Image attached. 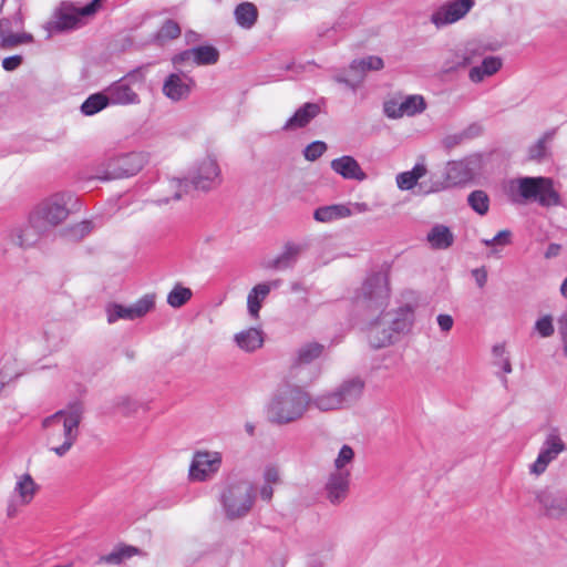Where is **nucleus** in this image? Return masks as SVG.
Here are the masks:
<instances>
[{"label": "nucleus", "instance_id": "64", "mask_svg": "<svg viewBox=\"0 0 567 567\" xmlns=\"http://www.w3.org/2000/svg\"><path fill=\"white\" fill-rule=\"evenodd\" d=\"M559 332L563 338H567V312L558 319Z\"/></svg>", "mask_w": 567, "mask_h": 567}, {"label": "nucleus", "instance_id": "45", "mask_svg": "<svg viewBox=\"0 0 567 567\" xmlns=\"http://www.w3.org/2000/svg\"><path fill=\"white\" fill-rule=\"evenodd\" d=\"M192 290L176 285L167 296V303L173 308L184 306L192 298Z\"/></svg>", "mask_w": 567, "mask_h": 567}, {"label": "nucleus", "instance_id": "4", "mask_svg": "<svg viewBox=\"0 0 567 567\" xmlns=\"http://www.w3.org/2000/svg\"><path fill=\"white\" fill-rule=\"evenodd\" d=\"M508 198L516 204L536 202L542 207H555L561 204L560 195L554 188L549 177H518L509 179L505 186Z\"/></svg>", "mask_w": 567, "mask_h": 567}, {"label": "nucleus", "instance_id": "48", "mask_svg": "<svg viewBox=\"0 0 567 567\" xmlns=\"http://www.w3.org/2000/svg\"><path fill=\"white\" fill-rule=\"evenodd\" d=\"M327 151V144L321 141L310 143L303 151V155L308 161L318 159Z\"/></svg>", "mask_w": 567, "mask_h": 567}, {"label": "nucleus", "instance_id": "55", "mask_svg": "<svg viewBox=\"0 0 567 567\" xmlns=\"http://www.w3.org/2000/svg\"><path fill=\"white\" fill-rule=\"evenodd\" d=\"M436 321L442 332H449L454 324L452 316L445 313L439 315Z\"/></svg>", "mask_w": 567, "mask_h": 567}, {"label": "nucleus", "instance_id": "63", "mask_svg": "<svg viewBox=\"0 0 567 567\" xmlns=\"http://www.w3.org/2000/svg\"><path fill=\"white\" fill-rule=\"evenodd\" d=\"M560 249H561L560 245H558V244H550L548 246L546 252H545V257L547 259L556 257L560 252Z\"/></svg>", "mask_w": 567, "mask_h": 567}, {"label": "nucleus", "instance_id": "56", "mask_svg": "<svg viewBox=\"0 0 567 567\" xmlns=\"http://www.w3.org/2000/svg\"><path fill=\"white\" fill-rule=\"evenodd\" d=\"M472 276L474 277L476 285L480 288H483L487 282V271L485 268H476L472 270Z\"/></svg>", "mask_w": 567, "mask_h": 567}, {"label": "nucleus", "instance_id": "52", "mask_svg": "<svg viewBox=\"0 0 567 567\" xmlns=\"http://www.w3.org/2000/svg\"><path fill=\"white\" fill-rule=\"evenodd\" d=\"M265 484H278L280 482V472L278 467L269 465L264 471Z\"/></svg>", "mask_w": 567, "mask_h": 567}, {"label": "nucleus", "instance_id": "59", "mask_svg": "<svg viewBox=\"0 0 567 567\" xmlns=\"http://www.w3.org/2000/svg\"><path fill=\"white\" fill-rule=\"evenodd\" d=\"M260 497L265 502H270L274 495V489L270 484H264L259 491Z\"/></svg>", "mask_w": 567, "mask_h": 567}, {"label": "nucleus", "instance_id": "8", "mask_svg": "<svg viewBox=\"0 0 567 567\" xmlns=\"http://www.w3.org/2000/svg\"><path fill=\"white\" fill-rule=\"evenodd\" d=\"M481 169V157L468 156L460 161H451L445 166L444 178H432V185L425 193H437L447 187L458 186L471 182Z\"/></svg>", "mask_w": 567, "mask_h": 567}, {"label": "nucleus", "instance_id": "5", "mask_svg": "<svg viewBox=\"0 0 567 567\" xmlns=\"http://www.w3.org/2000/svg\"><path fill=\"white\" fill-rule=\"evenodd\" d=\"M221 182V169L217 158L206 155L194 163L185 179L168 181L167 188L173 193L172 198L177 200L188 186H193L197 190L209 192L218 187Z\"/></svg>", "mask_w": 567, "mask_h": 567}, {"label": "nucleus", "instance_id": "9", "mask_svg": "<svg viewBox=\"0 0 567 567\" xmlns=\"http://www.w3.org/2000/svg\"><path fill=\"white\" fill-rule=\"evenodd\" d=\"M145 81V68L140 66L128 72L120 80L110 84L105 92L111 105H136L141 103L135 86H141Z\"/></svg>", "mask_w": 567, "mask_h": 567}, {"label": "nucleus", "instance_id": "16", "mask_svg": "<svg viewBox=\"0 0 567 567\" xmlns=\"http://www.w3.org/2000/svg\"><path fill=\"white\" fill-rule=\"evenodd\" d=\"M565 449L566 445L558 431L553 429L546 435L536 461L529 466V473L536 476L545 473L547 466L555 461Z\"/></svg>", "mask_w": 567, "mask_h": 567}, {"label": "nucleus", "instance_id": "32", "mask_svg": "<svg viewBox=\"0 0 567 567\" xmlns=\"http://www.w3.org/2000/svg\"><path fill=\"white\" fill-rule=\"evenodd\" d=\"M502 66V60L497 56H487L482 64L470 70L468 78L474 83L482 82L486 76L495 74Z\"/></svg>", "mask_w": 567, "mask_h": 567}, {"label": "nucleus", "instance_id": "43", "mask_svg": "<svg viewBox=\"0 0 567 567\" xmlns=\"http://www.w3.org/2000/svg\"><path fill=\"white\" fill-rule=\"evenodd\" d=\"M354 461V451L353 449L344 444L341 446L337 457L333 462V467L336 472H351L350 467Z\"/></svg>", "mask_w": 567, "mask_h": 567}, {"label": "nucleus", "instance_id": "35", "mask_svg": "<svg viewBox=\"0 0 567 567\" xmlns=\"http://www.w3.org/2000/svg\"><path fill=\"white\" fill-rule=\"evenodd\" d=\"M310 405L315 406L321 412H329L344 409L334 391H327L313 398L310 396Z\"/></svg>", "mask_w": 567, "mask_h": 567}, {"label": "nucleus", "instance_id": "26", "mask_svg": "<svg viewBox=\"0 0 567 567\" xmlns=\"http://www.w3.org/2000/svg\"><path fill=\"white\" fill-rule=\"evenodd\" d=\"M331 168L344 179L362 182L367 178V174L363 172L358 161L349 155L332 159Z\"/></svg>", "mask_w": 567, "mask_h": 567}, {"label": "nucleus", "instance_id": "41", "mask_svg": "<svg viewBox=\"0 0 567 567\" xmlns=\"http://www.w3.org/2000/svg\"><path fill=\"white\" fill-rule=\"evenodd\" d=\"M194 63L197 65L216 64L219 60V51L213 45H199L192 48Z\"/></svg>", "mask_w": 567, "mask_h": 567}, {"label": "nucleus", "instance_id": "6", "mask_svg": "<svg viewBox=\"0 0 567 567\" xmlns=\"http://www.w3.org/2000/svg\"><path fill=\"white\" fill-rule=\"evenodd\" d=\"M81 204L71 192H58L42 199L31 212L47 231L64 223L71 214L80 212Z\"/></svg>", "mask_w": 567, "mask_h": 567}, {"label": "nucleus", "instance_id": "18", "mask_svg": "<svg viewBox=\"0 0 567 567\" xmlns=\"http://www.w3.org/2000/svg\"><path fill=\"white\" fill-rule=\"evenodd\" d=\"M426 107L422 95H408L405 97H392L384 102L383 112L389 118L398 120L403 116H414Z\"/></svg>", "mask_w": 567, "mask_h": 567}, {"label": "nucleus", "instance_id": "57", "mask_svg": "<svg viewBox=\"0 0 567 567\" xmlns=\"http://www.w3.org/2000/svg\"><path fill=\"white\" fill-rule=\"evenodd\" d=\"M465 140L474 138L481 135L482 126L480 124H471L468 127L462 131Z\"/></svg>", "mask_w": 567, "mask_h": 567}, {"label": "nucleus", "instance_id": "17", "mask_svg": "<svg viewBox=\"0 0 567 567\" xmlns=\"http://www.w3.org/2000/svg\"><path fill=\"white\" fill-rule=\"evenodd\" d=\"M383 66V60L374 55L353 60L349 66V74L339 73L334 75V81L355 90L362 83L368 71H379Z\"/></svg>", "mask_w": 567, "mask_h": 567}, {"label": "nucleus", "instance_id": "24", "mask_svg": "<svg viewBox=\"0 0 567 567\" xmlns=\"http://www.w3.org/2000/svg\"><path fill=\"white\" fill-rule=\"evenodd\" d=\"M365 382L360 377H352L343 380L336 389V393L343 408L357 403L364 391Z\"/></svg>", "mask_w": 567, "mask_h": 567}, {"label": "nucleus", "instance_id": "42", "mask_svg": "<svg viewBox=\"0 0 567 567\" xmlns=\"http://www.w3.org/2000/svg\"><path fill=\"white\" fill-rule=\"evenodd\" d=\"M14 489L19 494L21 504L25 505L33 498L35 493V483L29 474H24L18 481Z\"/></svg>", "mask_w": 567, "mask_h": 567}, {"label": "nucleus", "instance_id": "50", "mask_svg": "<svg viewBox=\"0 0 567 567\" xmlns=\"http://www.w3.org/2000/svg\"><path fill=\"white\" fill-rule=\"evenodd\" d=\"M535 329L543 338L550 337L554 333L553 319L550 316H544L535 323Z\"/></svg>", "mask_w": 567, "mask_h": 567}, {"label": "nucleus", "instance_id": "49", "mask_svg": "<svg viewBox=\"0 0 567 567\" xmlns=\"http://www.w3.org/2000/svg\"><path fill=\"white\" fill-rule=\"evenodd\" d=\"M511 236L512 233L508 229H504L498 231L493 238L491 239H483L482 243L485 246H506L511 243Z\"/></svg>", "mask_w": 567, "mask_h": 567}, {"label": "nucleus", "instance_id": "15", "mask_svg": "<svg viewBox=\"0 0 567 567\" xmlns=\"http://www.w3.org/2000/svg\"><path fill=\"white\" fill-rule=\"evenodd\" d=\"M475 6V0H450L440 6L432 14L431 22L444 28L463 19Z\"/></svg>", "mask_w": 567, "mask_h": 567}, {"label": "nucleus", "instance_id": "54", "mask_svg": "<svg viewBox=\"0 0 567 567\" xmlns=\"http://www.w3.org/2000/svg\"><path fill=\"white\" fill-rule=\"evenodd\" d=\"M464 141H465V138L463 136V133L460 132V133H454V134L446 135L443 138L442 143H443L445 148L451 150V148L460 145Z\"/></svg>", "mask_w": 567, "mask_h": 567}, {"label": "nucleus", "instance_id": "14", "mask_svg": "<svg viewBox=\"0 0 567 567\" xmlns=\"http://www.w3.org/2000/svg\"><path fill=\"white\" fill-rule=\"evenodd\" d=\"M154 295H145L130 307H125L115 302L109 303L105 308L107 322L110 324H113L120 319L135 320L137 318H142L147 312H150L154 308Z\"/></svg>", "mask_w": 567, "mask_h": 567}, {"label": "nucleus", "instance_id": "1", "mask_svg": "<svg viewBox=\"0 0 567 567\" xmlns=\"http://www.w3.org/2000/svg\"><path fill=\"white\" fill-rule=\"evenodd\" d=\"M83 413L82 403L75 401L42 421V426L48 430L51 451L58 456H64L75 443Z\"/></svg>", "mask_w": 567, "mask_h": 567}, {"label": "nucleus", "instance_id": "7", "mask_svg": "<svg viewBox=\"0 0 567 567\" xmlns=\"http://www.w3.org/2000/svg\"><path fill=\"white\" fill-rule=\"evenodd\" d=\"M255 487L247 480L229 482L219 496V503L225 517L236 520L246 517L255 504Z\"/></svg>", "mask_w": 567, "mask_h": 567}, {"label": "nucleus", "instance_id": "10", "mask_svg": "<svg viewBox=\"0 0 567 567\" xmlns=\"http://www.w3.org/2000/svg\"><path fill=\"white\" fill-rule=\"evenodd\" d=\"M390 298L389 279L384 272L369 276L355 296L358 306L367 309H383Z\"/></svg>", "mask_w": 567, "mask_h": 567}, {"label": "nucleus", "instance_id": "25", "mask_svg": "<svg viewBox=\"0 0 567 567\" xmlns=\"http://www.w3.org/2000/svg\"><path fill=\"white\" fill-rule=\"evenodd\" d=\"M536 499L550 517H559L567 513V496L561 493L542 489L537 492Z\"/></svg>", "mask_w": 567, "mask_h": 567}, {"label": "nucleus", "instance_id": "23", "mask_svg": "<svg viewBox=\"0 0 567 567\" xmlns=\"http://www.w3.org/2000/svg\"><path fill=\"white\" fill-rule=\"evenodd\" d=\"M351 472L332 471L326 482L327 498L333 505L340 504L349 493Z\"/></svg>", "mask_w": 567, "mask_h": 567}, {"label": "nucleus", "instance_id": "3", "mask_svg": "<svg viewBox=\"0 0 567 567\" xmlns=\"http://www.w3.org/2000/svg\"><path fill=\"white\" fill-rule=\"evenodd\" d=\"M414 322V308L404 305L399 309L381 313L367 328L369 343L380 349L394 343L401 334L409 332Z\"/></svg>", "mask_w": 567, "mask_h": 567}, {"label": "nucleus", "instance_id": "19", "mask_svg": "<svg viewBox=\"0 0 567 567\" xmlns=\"http://www.w3.org/2000/svg\"><path fill=\"white\" fill-rule=\"evenodd\" d=\"M102 0H92L84 7L76 8L72 4L63 6L55 20V29L69 30L76 28L81 18L93 16L101 7Z\"/></svg>", "mask_w": 567, "mask_h": 567}, {"label": "nucleus", "instance_id": "13", "mask_svg": "<svg viewBox=\"0 0 567 567\" xmlns=\"http://www.w3.org/2000/svg\"><path fill=\"white\" fill-rule=\"evenodd\" d=\"M221 462L220 452L196 451L189 465V478L194 482L212 480L218 473Z\"/></svg>", "mask_w": 567, "mask_h": 567}, {"label": "nucleus", "instance_id": "40", "mask_svg": "<svg viewBox=\"0 0 567 567\" xmlns=\"http://www.w3.org/2000/svg\"><path fill=\"white\" fill-rule=\"evenodd\" d=\"M323 350V344L318 342H309L301 346L297 351V365L311 363L322 354Z\"/></svg>", "mask_w": 567, "mask_h": 567}, {"label": "nucleus", "instance_id": "46", "mask_svg": "<svg viewBox=\"0 0 567 567\" xmlns=\"http://www.w3.org/2000/svg\"><path fill=\"white\" fill-rule=\"evenodd\" d=\"M181 27L174 20H166L157 32V40L161 42L177 39L181 35Z\"/></svg>", "mask_w": 567, "mask_h": 567}, {"label": "nucleus", "instance_id": "30", "mask_svg": "<svg viewBox=\"0 0 567 567\" xmlns=\"http://www.w3.org/2000/svg\"><path fill=\"white\" fill-rule=\"evenodd\" d=\"M259 11L255 3L245 1L235 7L234 18L238 27L250 30L258 21Z\"/></svg>", "mask_w": 567, "mask_h": 567}, {"label": "nucleus", "instance_id": "20", "mask_svg": "<svg viewBox=\"0 0 567 567\" xmlns=\"http://www.w3.org/2000/svg\"><path fill=\"white\" fill-rule=\"evenodd\" d=\"M22 25V20L20 17L16 16L12 19H1L0 20V48L8 50L13 49L22 43H29L33 40L32 35L29 33H14V28H20Z\"/></svg>", "mask_w": 567, "mask_h": 567}, {"label": "nucleus", "instance_id": "21", "mask_svg": "<svg viewBox=\"0 0 567 567\" xmlns=\"http://www.w3.org/2000/svg\"><path fill=\"white\" fill-rule=\"evenodd\" d=\"M194 83V80L187 75L172 73L163 83V94L173 102L186 100Z\"/></svg>", "mask_w": 567, "mask_h": 567}, {"label": "nucleus", "instance_id": "34", "mask_svg": "<svg viewBox=\"0 0 567 567\" xmlns=\"http://www.w3.org/2000/svg\"><path fill=\"white\" fill-rule=\"evenodd\" d=\"M471 63L472 56L467 51H451L443 61L442 71L444 73H453L461 69H465Z\"/></svg>", "mask_w": 567, "mask_h": 567}, {"label": "nucleus", "instance_id": "58", "mask_svg": "<svg viewBox=\"0 0 567 567\" xmlns=\"http://www.w3.org/2000/svg\"><path fill=\"white\" fill-rule=\"evenodd\" d=\"M190 60L194 62V52H192V49H188V50H185L182 53L175 55L173 58V63L179 64V63L187 62Z\"/></svg>", "mask_w": 567, "mask_h": 567}, {"label": "nucleus", "instance_id": "31", "mask_svg": "<svg viewBox=\"0 0 567 567\" xmlns=\"http://www.w3.org/2000/svg\"><path fill=\"white\" fill-rule=\"evenodd\" d=\"M426 239L434 249H447L453 245L454 236L449 227L437 224L427 233Z\"/></svg>", "mask_w": 567, "mask_h": 567}, {"label": "nucleus", "instance_id": "22", "mask_svg": "<svg viewBox=\"0 0 567 567\" xmlns=\"http://www.w3.org/2000/svg\"><path fill=\"white\" fill-rule=\"evenodd\" d=\"M281 284V279H274L257 284L251 288L247 296V311L251 319L257 320L259 318V311L262 307V302L269 296L270 291L278 289Z\"/></svg>", "mask_w": 567, "mask_h": 567}, {"label": "nucleus", "instance_id": "27", "mask_svg": "<svg viewBox=\"0 0 567 567\" xmlns=\"http://www.w3.org/2000/svg\"><path fill=\"white\" fill-rule=\"evenodd\" d=\"M264 332L258 328L244 329L234 334L235 344L244 352L251 353L264 346Z\"/></svg>", "mask_w": 567, "mask_h": 567}, {"label": "nucleus", "instance_id": "39", "mask_svg": "<svg viewBox=\"0 0 567 567\" xmlns=\"http://www.w3.org/2000/svg\"><path fill=\"white\" fill-rule=\"evenodd\" d=\"M141 551L137 547L134 546H122L118 548H115L113 551H111L107 555L101 556L99 559V563L110 564V565H120L125 559H128L135 555H140Z\"/></svg>", "mask_w": 567, "mask_h": 567}, {"label": "nucleus", "instance_id": "2", "mask_svg": "<svg viewBox=\"0 0 567 567\" xmlns=\"http://www.w3.org/2000/svg\"><path fill=\"white\" fill-rule=\"evenodd\" d=\"M310 406V394L301 386H279L266 405L267 420L276 425H286L300 420Z\"/></svg>", "mask_w": 567, "mask_h": 567}, {"label": "nucleus", "instance_id": "36", "mask_svg": "<svg viewBox=\"0 0 567 567\" xmlns=\"http://www.w3.org/2000/svg\"><path fill=\"white\" fill-rule=\"evenodd\" d=\"M425 174L426 167L423 164H416L411 171L400 173L396 176V185L401 190H410Z\"/></svg>", "mask_w": 567, "mask_h": 567}, {"label": "nucleus", "instance_id": "29", "mask_svg": "<svg viewBox=\"0 0 567 567\" xmlns=\"http://www.w3.org/2000/svg\"><path fill=\"white\" fill-rule=\"evenodd\" d=\"M352 215V209L346 204H332L318 207L313 212V218L318 223L329 224Z\"/></svg>", "mask_w": 567, "mask_h": 567}, {"label": "nucleus", "instance_id": "51", "mask_svg": "<svg viewBox=\"0 0 567 567\" xmlns=\"http://www.w3.org/2000/svg\"><path fill=\"white\" fill-rule=\"evenodd\" d=\"M547 146L546 140L539 138L534 145L529 147L528 155L530 159H542L546 156Z\"/></svg>", "mask_w": 567, "mask_h": 567}, {"label": "nucleus", "instance_id": "28", "mask_svg": "<svg viewBox=\"0 0 567 567\" xmlns=\"http://www.w3.org/2000/svg\"><path fill=\"white\" fill-rule=\"evenodd\" d=\"M320 106L317 103H305L284 125L285 131L302 128L308 125L320 113Z\"/></svg>", "mask_w": 567, "mask_h": 567}, {"label": "nucleus", "instance_id": "44", "mask_svg": "<svg viewBox=\"0 0 567 567\" xmlns=\"http://www.w3.org/2000/svg\"><path fill=\"white\" fill-rule=\"evenodd\" d=\"M468 205L478 215L484 216L489 209L488 195L481 189L472 192L467 197Z\"/></svg>", "mask_w": 567, "mask_h": 567}, {"label": "nucleus", "instance_id": "33", "mask_svg": "<svg viewBox=\"0 0 567 567\" xmlns=\"http://www.w3.org/2000/svg\"><path fill=\"white\" fill-rule=\"evenodd\" d=\"M301 252V247L295 244H287L284 251L272 259L268 267L277 270H286L297 262Z\"/></svg>", "mask_w": 567, "mask_h": 567}, {"label": "nucleus", "instance_id": "12", "mask_svg": "<svg viewBox=\"0 0 567 567\" xmlns=\"http://www.w3.org/2000/svg\"><path fill=\"white\" fill-rule=\"evenodd\" d=\"M45 233L47 229L31 212L25 223L8 230L7 240L13 246L25 249L34 246Z\"/></svg>", "mask_w": 567, "mask_h": 567}, {"label": "nucleus", "instance_id": "38", "mask_svg": "<svg viewBox=\"0 0 567 567\" xmlns=\"http://www.w3.org/2000/svg\"><path fill=\"white\" fill-rule=\"evenodd\" d=\"M113 404L118 412L127 417L136 415L140 410L146 411L148 409L146 403H142L127 395L117 396Z\"/></svg>", "mask_w": 567, "mask_h": 567}, {"label": "nucleus", "instance_id": "11", "mask_svg": "<svg viewBox=\"0 0 567 567\" xmlns=\"http://www.w3.org/2000/svg\"><path fill=\"white\" fill-rule=\"evenodd\" d=\"M146 162V155L136 152L111 158L104 164L100 178L110 181L134 176L144 167Z\"/></svg>", "mask_w": 567, "mask_h": 567}, {"label": "nucleus", "instance_id": "62", "mask_svg": "<svg viewBox=\"0 0 567 567\" xmlns=\"http://www.w3.org/2000/svg\"><path fill=\"white\" fill-rule=\"evenodd\" d=\"M495 364L499 365L502 368V370L504 371V373H511L512 372V364H511V360H509L508 355L502 358L501 360H496Z\"/></svg>", "mask_w": 567, "mask_h": 567}, {"label": "nucleus", "instance_id": "60", "mask_svg": "<svg viewBox=\"0 0 567 567\" xmlns=\"http://www.w3.org/2000/svg\"><path fill=\"white\" fill-rule=\"evenodd\" d=\"M346 205L352 209V214H354V213L361 214V213H367L370 210V207L367 203H349Z\"/></svg>", "mask_w": 567, "mask_h": 567}, {"label": "nucleus", "instance_id": "37", "mask_svg": "<svg viewBox=\"0 0 567 567\" xmlns=\"http://www.w3.org/2000/svg\"><path fill=\"white\" fill-rule=\"evenodd\" d=\"M111 105L106 92L91 94L81 105V112L86 116H92Z\"/></svg>", "mask_w": 567, "mask_h": 567}, {"label": "nucleus", "instance_id": "53", "mask_svg": "<svg viewBox=\"0 0 567 567\" xmlns=\"http://www.w3.org/2000/svg\"><path fill=\"white\" fill-rule=\"evenodd\" d=\"M23 62V58L22 55H11V56H7L2 60V68L6 70V71H14L17 70Z\"/></svg>", "mask_w": 567, "mask_h": 567}, {"label": "nucleus", "instance_id": "61", "mask_svg": "<svg viewBox=\"0 0 567 567\" xmlns=\"http://www.w3.org/2000/svg\"><path fill=\"white\" fill-rule=\"evenodd\" d=\"M492 352L496 360H501L502 358L507 357L505 344H495L492 349Z\"/></svg>", "mask_w": 567, "mask_h": 567}, {"label": "nucleus", "instance_id": "47", "mask_svg": "<svg viewBox=\"0 0 567 567\" xmlns=\"http://www.w3.org/2000/svg\"><path fill=\"white\" fill-rule=\"evenodd\" d=\"M93 229V224L90 220L80 221L66 229L65 236L71 240H81L87 236Z\"/></svg>", "mask_w": 567, "mask_h": 567}]
</instances>
